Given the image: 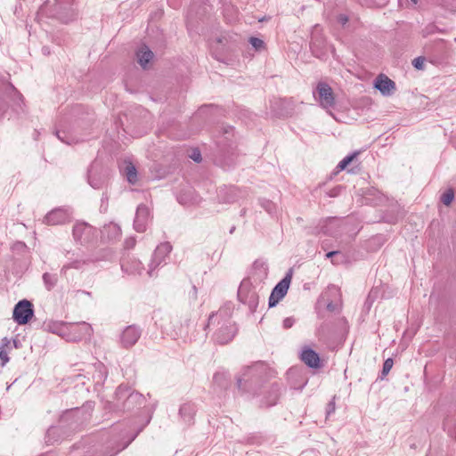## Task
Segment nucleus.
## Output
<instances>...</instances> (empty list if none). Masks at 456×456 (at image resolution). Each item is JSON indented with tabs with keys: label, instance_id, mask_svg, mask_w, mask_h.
I'll use <instances>...</instances> for the list:
<instances>
[{
	"label": "nucleus",
	"instance_id": "nucleus-17",
	"mask_svg": "<svg viewBox=\"0 0 456 456\" xmlns=\"http://www.w3.org/2000/svg\"><path fill=\"white\" fill-rule=\"evenodd\" d=\"M66 324L67 322L62 321H54L53 319L45 320L43 324L42 328L44 330L52 332L53 334H57L60 337L63 338L64 332H66Z\"/></svg>",
	"mask_w": 456,
	"mask_h": 456
},
{
	"label": "nucleus",
	"instance_id": "nucleus-16",
	"mask_svg": "<svg viewBox=\"0 0 456 456\" xmlns=\"http://www.w3.org/2000/svg\"><path fill=\"white\" fill-rule=\"evenodd\" d=\"M121 268L129 274H140L143 270V265L138 259L127 256L122 258Z\"/></svg>",
	"mask_w": 456,
	"mask_h": 456
},
{
	"label": "nucleus",
	"instance_id": "nucleus-2",
	"mask_svg": "<svg viewBox=\"0 0 456 456\" xmlns=\"http://www.w3.org/2000/svg\"><path fill=\"white\" fill-rule=\"evenodd\" d=\"M112 404L116 411L130 412L142 408L145 404V398L141 393L122 384L116 389Z\"/></svg>",
	"mask_w": 456,
	"mask_h": 456
},
{
	"label": "nucleus",
	"instance_id": "nucleus-15",
	"mask_svg": "<svg viewBox=\"0 0 456 456\" xmlns=\"http://www.w3.org/2000/svg\"><path fill=\"white\" fill-rule=\"evenodd\" d=\"M281 395V387L277 383L271 385L264 398L261 400V406L271 407L275 405Z\"/></svg>",
	"mask_w": 456,
	"mask_h": 456
},
{
	"label": "nucleus",
	"instance_id": "nucleus-57",
	"mask_svg": "<svg viewBox=\"0 0 456 456\" xmlns=\"http://www.w3.org/2000/svg\"><path fill=\"white\" fill-rule=\"evenodd\" d=\"M224 134H229V130H228V129H225V130H224Z\"/></svg>",
	"mask_w": 456,
	"mask_h": 456
},
{
	"label": "nucleus",
	"instance_id": "nucleus-3",
	"mask_svg": "<svg viewBox=\"0 0 456 456\" xmlns=\"http://www.w3.org/2000/svg\"><path fill=\"white\" fill-rule=\"evenodd\" d=\"M206 329L213 330L216 341L222 345L232 340L238 330L232 315H209Z\"/></svg>",
	"mask_w": 456,
	"mask_h": 456
},
{
	"label": "nucleus",
	"instance_id": "nucleus-43",
	"mask_svg": "<svg viewBox=\"0 0 456 456\" xmlns=\"http://www.w3.org/2000/svg\"><path fill=\"white\" fill-rule=\"evenodd\" d=\"M135 245V239L134 238H128L125 241V248H133Z\"/></svg>",
	"mask_w": 456,
	"mask_h": 456
},
{
	"label": "nucleus",
	"instance_id": "nucleus-55",
	"mask_svg": "<svg viewBox=\"0 0 456 456\" xmlns=\"http://www.w3.org/2000/svg\"><path fill=\"white\" fill-rule=\"evenodd\" d=\"M372 296V292L370 293L369 297H368V300Z\"/></svg>",
	"mask_w": 456,
	"mask_h": 456
},
{
	"label": "nucleus",
	"instance_id": "nucleus-26",
	"mask_svg": "<svg viewBox=\"0 0 456 456\" xmlns=\"http://www.w3.org/2000/svg\"><path fill=\"white\" fill-rule=\"evenodd\" d=\"M95 373L93 378L96 385H102L107 379V370L103 364L99 363L96 367Z\"/></svg>",
	"mask_w": 456,
	"mask_h": 456
},
{
	"label": "nucleus",
	"instance_id": "nucleus-7",
	"mask_svg": "<svg viewBox=\"0 0 456 456\" xmlns=\"http://www.w3.org/2000/svg\"><path fill=\"white\" fill-rule=\"evenodd\" d=\"M238 298L242 305H248V310L250 313H254L257 310L259 295L255 289L241 284L238 290Z\"/></svg>",
	"mask_w": 456,
	"mask_h": 456
},
{
	"label": "nucleus",
	"instance_id": "nucleus-1",
	"mask_svg": "<svg viewBox=\"0 0 456 456\" xmlns=\"http://www.w3.org/2000/svg\"><path fill=\"white\" fill-rule=\"evenodd\" d=\"M273 376V371L264 362H256L252 365L244 366L237 374L236 387L241 395L252 399L259 395V391Z\"/></svg>",
	"mask_w": 456,
	"mask_h": 456
},
{
	"label": "nucleus",
	"instance_id": "nucleus-58",
	"mask_svg": "<svg viewBox=\"0 0 456 456\" xmlns=\"http://www.w3.org/2000/svg\"><path fill=\"white\" fill-rule=\"evenodd\" d=\"M455 41H456V38H455Z\"/></svg>",
	"mask_w": 456,
	"mask_h": 456
},
{
	"label": "nucleus",
	"instance_id": "nucleus-18",
	"mask_svg": "<svg viewBox=\"0 0 456 456\" xmlns=\"http://www.w3.org/2000/svg\"><path fill=\"white\" fill-rule=\"evenodd\" d=\"M300 359L310 368H318L320 366L319 354L311 348H305L300 354Z\"/></svg>",
	"mask_w": 456,
	"mask_h": 456
},
{
	"label": "nucleus",
	"instance_id": "nucleus-28",
	"mask_svg": "<svg viewBox=\"0 0 456 456\" xmlns=\"http://www.w3.org/2000/svg\"><path fill=\"white\" fill-rule=\"evenodd\" d=\"M125 173H126L127 181L130 183L134 184L137 182V171H136L135 167L132 163H129L128 165H126V167L125 168Z\"/></svg>",
	"mask_w": 456,
	"mask_h": 456
},
{
	"label": "nucleus",
	"instance_id": "nucleus-29",
	"mask_svg": "<svg viewBox=\"0 0 456 456\" xmlns=\"http://www.w3.org/2000/svg\"><path fill=\"white\" fill-rule=\"evenodd\" d=\"M357 155H358V152H354L353 154H350V155L346 156V158H344L338 164V166L336 167V169H337L336 173H338V172L344 170L356 158Z\"/></svg>",
	"mask_w": 456,
	"mask_h": 456
},
{
	"label": "nucleus",
	"instance_id": "nucleus-40",
	"mask_svg": "<svg viewBox=\"0 0 456 456\" xmlns=\"http://www.w3.org/2000/svg\"><path fill=\"white\" fill-rule=\"evenodd\" d=\"M424 61H425V58H423V57H418V58H415V59L412 61V65H413L417 69H423V66H424Z\"/></svg>",
	"mask_w": 456,
	"mask_h": 456
},
{
	"label": "nucleus",
	"instance_id": "nucleus-56",
	"mask_svg": "<svg viewBox=\"0 0 456 456\" xmlns=\"http://www.w3.org/2000/svg\"><path fill=\"white\" fill-rule=\"evenodd\" d=\"M413 4H417L418 3V0H411Z\"/></svg>",
	"mask_w": 456,
	"mask_h": 456
},
{
	"label": "nucleus",
	"instance_id": "nucleus-6",
	"mask_svg": "<svg viewBox=\"0 0 456 456\" xmlns=\"http://www.w3.org/2000/svg\"><path fill=\"white\" fill-rule=\"evenodd\" d=\"M314 96L323 109L333 108L336 103L332 88L326 82H319L314 91Z\"/></svg>",
	"mask_w": 456,
	"mask_h": 456
},
{
	"label": "nucleus",
	"instance_id": "nucleus-20",
	"mask_svg": "<svg viewBox=\"0 0 456 456\" xmlns=\"http://www.w3.org/2000/svg\"><path fill=\"white\" fill-rule=\"evenodd\" d=\"M137 61L142 69H146L154 54L146 45H142L136 52Z\"/></svg>",
	"mask_w": 456,
	"mask_h": 456
},
{
	"label": "nucleus",
	"instance_id": "nucleus-14",
	"mask_svg": "<svg viewBox=\"0 0 456 456\" xmlns=\"http://www.w3.org/2000/svg\"><path fill=\"white\" fill-rule=\"evenodd\" d=\"M374 86L385 96H389L395 91V83L384 74L376 77Z\"/></svg>",
	"mask_w": 456,
	"mask_h": 456
},
{
	"label": "nucleus",
	"instance_id": "nucleus-39",
	"mask_svg": "<svg viewBox=\"0 0 456 456\" xmlns=\"http://www.w3.org/2000/svg\"><path fill=\"white\" fill-rule=\"evenodd\" d=\"M335 410H336L335 402L330 401L327 404V407H326V419H329L330 416L335 412Z\"/></svg>",
	"mask_w": 456,
	"mask_h": 456
},
{
	"label": "nucleus",
	"instance_id": "nucleus-53",
	"mask_svg": "<svg viewBox=\"0 0 456 456\" xmlns=\"http://www.w3.org/2000/svg\"><path fill=\"white\" fill-rule=\"evenodd\" d=\"M330 197H334L337 195V193L334 191H331L329 194Z\"/></svg>",
	"mask_w": 456,
	"mask_h": 456
},
{
	"label": "nucleus",
	"instance_id": "nucleus-35",
	"mask_svg": "<svg viewBox=\"0 0 456 456\" xmlns=\"http://www.w3.org/2000/svg\"><path fill=\"white\" fill-rule=\"evenodd\" d=\"M249 43L256 51H260L265 48V42L260 38L251 37L249 38Z\"/></svg>",
	"mask_w": 456,
	"mask_h": 456
},
{
	"label": "nucleus",
	"instance_id": "nucleus-27",
	"mask_svg": "<svg viewBox=\"0 0 456 456\" xmlns=\"http://www.w3.org/2000/svg\"><path fill=\"white\" fill-rule=\"evenodd\" d=\"M338 332L337 328L330 322H324L318 329L320 336L325 337Z\"/></svg>",
	"mask_w": 456,
	"mask_h": 456
},
{
	"label": "nucleus",
	"instance_id": "nucleus-38",
	"mask_svg": "<svg viewBox=\"0 0 456 456\" xmlns=\"http://www.w3.org/2000/svg\"><path fill=\"white\" fill-rule=\"evenodd\" d=\"M189 156L192 160H194L197 163H200L202 160L201 153L198 149H193Z\"/></svg>",
	"mask_w": 456,
	"mask_h": 456
},
{
	"label": "nucleus",
	"instance_id": "nucleus-48",
	"mask_svg": "<svg viewBox=\"0 0 456 456\" xmlns=\"http://www.w3.org/2000/svg\"><path fill=\"white\" fill-rule=\"evenodd\" d=\"M11 341H12V349L19 347V340H17V339H11Z\"/></svg>",
	"mask_w": 456,
	"mask_h": 456
},
{
	"label": "nucleus",
	"instance_id": "nucleus-34",
	"mask_svg": "<svg viewBox=\"0 0 456 456\" xmlns=\"http://www.w3.org/2000/svg\"><path fill=\"white\" fill-rule=\"evenodd\" d=\"M35 315H12L15 322L19 325H24L31 322Z\"/></svg>",
	"mask_w": 456,
	"mask_h": 456
},
{
	"label": "nucleus",
	"instance_id": "nucleus-11",
	"mask_svg": "<svg viewBox=\"0 0 456 456\" xmlns=\"http://www.w3.org/2000/svg\"><path fill=\"white\" fill-rule=\"evenodd\" d=\"M69 221V214L63 208H58L50 211L44 218V222L48 225L63 224Z\"/></svg>",
	"mask_w": 456,
	"mask_h": 456
},
{
	"label": "nucleus",
	"instance_id": "nucleus-54",
	"mask_svg": "<svg viewBox=\"0 0 456 456\" xmlns=\"http://www.w3.org/2000/svg\"><path fill=\"white\" fill-rule=\"evenodd\" d=\"M340 321H341L344 324H346V319H345V318H342Z\"/></svg>",
	"mask_w": 456,
	"mask_h": 456
},
{
	"label": "nucleus",
	"instance_id": "nucleus-50",
	"mask_svg": "<svg viewBox=\"0 0 456 456\" xmlns=\"http://www.w3.org/2000/svg\"><path fill=\"white\" fill-rule=\"evenodd\" d=\"M217 43L219 44H224V41H226V37H218L216 39Z\"/></svg>",
	"mask_w": 456,
	"mask_h": 456
},
{
	"label": "nucleus",
	"instance_id": "nucleus-33",
	"mask_svg": "<svg viewBox=\"0 0 456 456\" xmlns=\"http://www.w3.org/2000/svg\"><path fill=\"white\" fill-rule=\"evenodd\" d=\"M88 227L85 224H79L73 227V236L76 240H80L82 239L83 233Z\"/></svg>",
	"mask_w": 456,
	"mask_h": 456
},
{
	"label": "nucleus",
	"instance_id": "nucleus-42",
	"mask_svg": "<svg viewBox=\"0 0 456 456\" xmlns=\"http://www.w3.org/2000/svg\"><path fill=\"white\" fill-rule=\"evenodd\" d=\"M295 323V320L292 317H288L283 321V328L289 329Z\"/></svg>",
	"mask_w": 456,
	"mask_h": 456
},
{
	"label": "nucleus",
	"instance_id": "nucleus-25",
	"mask_svg": "<svg viewBox=\"0 0 456 456\" xmlns=\"http://www.w3.org/2000/svg\"><path fill=\"white\" fill-rule=\"evenodd\" d=\"M281 110L278 111V114L282 117L290 116L293 112V103L290 100L281 99L276 102Z\"/></svg>",
	"mask_w": 456,
	"mask_h": 456
},
{
	"label": "nucleus",
	"instance_id": "nucleus-10",
	"mask_svg": "<svg viewBox=\"0 0 456 456\" xmlns=\"http://www.w3.org/2000/svg\"><path fill=\"white\" fill-rule=\"evenodd\" d=\"M171 250L172 246L170 245L169 242L161 243L156 248L152 255L151 263L149 265L150 269L148 271V273L150 276L152 275L153 270L165 260L166 256H167Z\"/></svg>",
	"mask_w": 456,
	"mask_h": 456
},
{
	"label": "nucleus",
	"instance_id": "nucleus-51",
	"mask_svg": "<svg viewBox=\"0 0 456 456\" xmlns=\"http://www.w3.org/2000/svg\"><path fill=\"white\" fill-rule=\"evenodd\" d=\"M406 331H407L408 333H410V334H412V335H413V334H415V333H416L417 329L411 328V329H408Z\"/></svg>",
	"mask_w": 456,
	"mask_h": 456
},
{
	"label": "nucleus",
	"instance_id": "nucleus-49",
	"mask_svg": "<svg viewBox=\"0 0 456 456\" xmlns=\"http://www.w3.org/2000/svg\"><path fill=\"white\" fill-rule=\"evenodd\" d=\"M57 136H58V138H59L61 142H66V143H68V144H69V143H70L69 141H67V140L65 139V137L61 136L59 132H57Z\"/></svg>",
	"mask_w": 456,
	"mask_h": 456
},
{
	"label": "nucleus",
	"instance_id": "nucleus-32",
	"mask_svg": "<svg viewBox=\"0 0 456 456\" xmlns=\"http://www.w3.org/2000/svg\"><path fill=\"white\" fill-rule=\"evenodd\" d=\"M393 365H394V361L392 358H387V360H385V362L383 363L381 373L379 375V379L381 380L385 379L386 376L389 373V371L393 368Z\"/></svg>",
	"mask_w": 456,
	"mask_h": 456
},
{
	"label": "nucleus",
	"instance_id": "nucleus-8",
	"mask_svg": "<svg viewBox=\"0 0 456 456\" xmlns=\"http://www.w3.org/2000/svg\"><path fill=\"white\" fill-rule=\"evenodd\" d=\"M53 12L55 17L63 23H69L77 16V12L72 6V0H57Z\"/></svg>",
	"mask_w": 456,
	"mask_h": 456
},
{
	"label": "nucleus",
	"instance_id": "nucleus-19",
	"mask_svg": "<svg viewBox=\"0 0 456 456\" xmlns=\"http://www.w3.org/2000/svg\"><path fill=\"white\" fill-rule=\"evenodd\" d=\"M310 47L313 54L318 58H322L326 53V43L317 35L313 36Z\"/></svg>",
	"mask_w": 456,
	"mask_h": 456
},
{
	"label": "nucleus",
	"instance_id": "nucleus-52",
	"mask_svg": "<svg viewBox=\"0 0 456 456\" xmlns=\"http://www.w3.org/2000/svg\"><path fill=\"white\" fill-rule=\"evenodd\" d=\"M54 432H55V428H50L47 430V436H50V435L53 434Z\"/></svg>",
	"mask_w": 456,
	"mask_h": 456
},
{
	"label": "nucleus",
	"instance_id": "nucleus-37",
	"mask_svg": "<svg viewBox=\"0 0 456 456\" xmlns=\"http://www.w3.org/2000/svg\"><path fill=\"white\" fill-rule=\"evenodd\" d=\"M8 354L9 353L7 349H4L2 346H0V360L2 366H4L9 362Z\"/></svg>",
	"mask_w": 456,
	"mask_h": 456
},
{
	"label": "nucleus",
	"instance_id": "nucleus-4",
	"mask_svg": "<svg viewBox=\"0 0 456 456\" xmlns=\"http://www.w3.org/2000/svg\"><path fill=\"white\" fill-rule=\"evenodd\" d=\"M318 307L330 313L340 312L342 310V294L336 286H331L322 294L318 300Z\"/></svg>",
	"mask_w": 456,
	"mask_h": 456
},
{
	"label": "nucleus",
	"instance_id": "nucleus-36",
	"mask_svg": "<svg viewBox=\"0 0 456 456\" xmlns=\"http://www.w3.org/2000/svg\"><path fill=\"white\" fill-rule=\"evenodd\" d=\"M86 262L85 260H76V261H73L68 265H65L63 267H62V270H66V269H69V268H73V269H79L81 268Z\"/></svg>",
	"mask_w": 456,
	"mask_h": 456
},
{
	"label": "nucleus",
	"instance_id": "nucleus-47",
	"mask_svg": "<svg viewBox=\"0 0 456 456\" xmlns=\"http://www.w3.org/2000/svg\"><path fill=\"white\" fill-rule=\"evenodd\" d=\"M89 183L91 184L92 187L94 188H100V183H96V182H93L91 180V177H89Z\"/></svg>",
	"mask_w": 456,
	"mask_h": 456
},
{
	"label": "nucleus",
	"instance_id": "nucleus-23",
	"mask_svg": "<svg viewBox=\"0 0 456 456\" xmlns=\"http://www.w3.org/2000/svg\"><path fill=\"white\" fill-rule=\"evenodd\" d=\"M339 220L336 217H329L323 221V224L320 226V232L324 234L334 236L336 232L333 230V227H337L338 225Z\"/></svg>",
	"mask_w": 456,
	"mask_h": 456
},
{
	"label": "nucleus",
	"instance_id": "nucleus-30",
	"mask_svg": "<svg viewBox=\"0 0 456 456\" xmlns=\"http://www.w3.org/2000/svg\"><path fill=\"white\" fill-rule=\"evenodd\" d=\"M43 281H44V283H45V287L47 288V289L50 290L52 288H53L55 286L58 279H57L56 274L45 273L43 275Z\"/></svg>",
	"mask_w": 456,
	"mask_h": 456
},
{
	"label": "nucleus",
	"instance_id": "nucleus-24",
	"mask_svg": "<svg viewBox=\"0 0 456 456\" xmlns=\"http://www.w3.org/2000/svg\"><path fill=\"white\" fill-rule=\"evenodd\" d=\"M12 314H34L33 305L30 301L22 299L16 304Z\"/></svg>",
	"mask_w": 456,
	"mask_h": 456
},
{
	"label": "nucleus",
	"instance_id": "nucleus-44",
	"mask_svg": "<svg viewBox=\"0 0 456 456\" xmlns=\"http://www.w3.org/2000/svg\"><path fill=\"white\" fill-rule=\"evenodd\" d=\"M338 20L342 25H345L348 21L347 16L344 14H340Z\"/></svg>",
	"mask_w": 456,
	"mask_h": 456
},
{
	"label": "nucleus",
	"instance_id": "nucleus-31",
	"mask_svg": "<svg viewBox=\"0 0 456 456\" xmlns=\"http://www.w3.org/2000/svg\"><path fill=\"white\" fill-rule=\"evenodd\" d=\"M454 199V191L452 188L447 189L440 197L441 202L445 206H450Z\"/></svg>",
	"mask_w": 456,
	"mask_h": 456
},
{
	"label": "nucleus",
	"instance_id": "nucleus-45",
	"mask_svg": "<svg viewBox=\"0 0 456 456\" xmlns=\"http://www.w3.org/2000/svg\"><path fill=\"white\" fill-rule=\"evenodd\" d=\"M190 295L191 296V297H192L193 299H196V298H197V288H196V286H194V285H193V286L191 287V291H190Z\"/></svg>",
	"mask_w": 456,
	"mask_h": 456
},
{
	"label": "nucleus",
	"instance_id": "nucleus-9",
	"mask_svg": "<svg viewBox=\"0 0 456 456\" xmlns=\"http://www.w3.org/2000/svg\"><path fill=\"white\" fill-rule=\"evenodd\" d=\"M292 278V271L286 274V276L273 288L269 297V307H273L287 294L290 281Z\"/></svg>",
	"mask_w": 456,
	"mask_h": 456
},
{
	"label": "nucleus",
	"instance_id": "nucleus-46",
	"mask_svg": "<svg viewBox=\"0 0 456 456\" xmlns=\"http://www.w3.org/2000/svg\"><path fill=\"white\" fill-rule=\"evenodd\" d=\"M339 254V251H330L326 254L327 258H332L334 256Z\"/></svg>",
	"mask_w": 456,
	"mask_h": 456
},
{
	"label": "nucleus",
	"instance_id": "nucleus-13",
	"mask_svg": "<svg viewBox=\"0 0 456 456\" xmlns=\"http://www.w3.org/2000/svg\"><path fill=\"white\" fill-rule=\"evenodd\" d=\"M150 216V209L145 205H140L137 208L134 227L136 232H143L146 231L147 224Z\"/></svg>",
	"mask_w": 456,
	"mask_h": 456
},
{
	"label": "nucleus",
	"instance_id": "nucleus-22",
	"mask_svg": "<svg viewBox=\"0 0 456 456\" xmlns=\"http://www.w3.org/2000/svg\"><path fill=\"white\" fill-rule=\"evenodd\" d=\"M196 412V406L192 403H185L179 409V415L186 423H191Z\"/></svg>",
	"mask_w": 456,
	"mask_h": 456
},
{
	"label": "nucleus",
	"instance_id": "nucleus-12",
	"mask_svg": "<svg viewBox=\"0 0 456 456\" xmlns=\"http://www.w3.org/2000/svg\"><path fill=\"white\" fill-rule=\"evenodd\" d=\"M141 337V330L136 325L127 326L121 334L123 346L128 348L135 345Z\"/></svg>",
	"mask_w": 456,
	"mask_h": 456
},
{
	"label": "nucleus",
	"instance_id": "nucleus-41",
	"mask_svg": "<svg viewBox=\"0 0 456 456\" xmlns=\"http://www.w3.org/2000/svg\"><path fill=\"white\" fill-rule=\"evenodd\" d=\"M0 346L4 349H7L8 353L12 349V341L8 338H4L1 341Z\"/></svg>",
	"mask_w": 456,
	"mask_h": 456
},
{
	"label": "nucleus",
	"instance_id": "nucleus-21",
	"mask_svg": "<svg viewBox=\"0 0 456 456\" xmlns=\"http://www.w3.org/2000/svg\"><path fill=\"white\" fill-rule=\"evenodd\" d=\"M213 383L220 389H227L230 386V374L226 370H218L213 376Z\"/></svg>",
	"mask_w": 456,
	"mask_h": 456
},
{
	"label": "nucleus",
	"instance_id": "nucleus-5",
	"mask_svg": "<svg viewBox=\"0 0 456 456\" xmlns=\"http://www.w3.org/2000/svg\"><path fill=\"white\" fill-rule=\"evenodd\" d=\"M63 338L67 341H79L91 334V326L86 322H67Z\"/></svg>",
	"mask_w": 456,
	"mask_h": 456
}]
</instances>
